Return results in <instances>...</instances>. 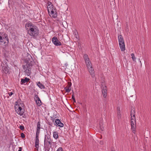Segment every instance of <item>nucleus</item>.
I'll return each mask as SVG.
<instances>
[{"instance_id": "nucleus-1", "label": "nucleus", "mask_w": 151, "mask_h": 151, "mask_svg": "<svg viewBox=\"0 0 151 151\" xmlns=\"http://www.w3.org/2000/svg\"><path fill=\"white\" fill-rule=\"evenodd\" d=\"M25 27H28L27 29V33L31 36L36 37L38 35L39 30L38 28L31 22H28L25 25Z\"/></svg>"}, {"instance_id": "nucleus-2", "label": "nucleus", "mask_w": 151, "mask_h": 151, "mask_svg": "<svg viewBox=\"0 0 151 151\" xmlns=\"http://www.w3.org/2000/svg\"><path fill=\"white\" fill-rule=\"evenodd\" d=\"M47 7L48 12L50 16L54 18L56 17L57 14L56 10L51 2H49L47 3Z\"/></svg>"}, {"instance_id": "nucleus-3", "label": "nucleus", "mask_w": 151, "mask_h": 151, "mask_svg": "<svg viewBox=\"0 0 151 151\" xmlns=\"http://www.w3.org/2000/svg\"><path fill=\"white\" fill-rule=\"evenodd\" d=\"M33 63V62L32 61H31L30 64H29L28 63L26 65H22L24 71L28 76H29L30 74L31 73V67Z\"/></svg>"}, {"instance_id": "nucleus-4", "label": "nucleus", "mask_w": 151, "mask_h": 151, "mask_svg": "<svg viewBox=\"0 0 151 151\" xmlns=\"http://www.w3.org/2000/svg\"><path fill=\"white\" fill-rule=\"evenodd\" d=\"M83 57L87 68H90L92 67V64L88 55L86 54H84Z\"/></svg>"}, {"instance_id": "nucleus-5", "label": "nucleus", "mask_w": 151, "mask_h": 151, "mask_svg": "<svg viewBox=\"0 0 151 151\" xmlns=\"http://www.w3.org/2000/svg\"><path fill=\"white\" fill-rule=\"evenodd\" d=\"M136 119L135 116H131V129L134 133L135 132L136 128Z\"/></svg>"}, {"instance_id": "nucleus-6", "label": "nucleus", "mask_w": 151, "mask_h": 151, "mask_svg": "<svg viewBox=\"0 0 151 151\" xmlns=\"http://www.w3.org/2000/svg\"><path fill=\"white\" fill-rule=\"evenodd\" d=\"M15 109L16 112L20 115H22L24 112V110L22 109L21 106L19 105L15 106Z\"/></svg>"}, {"instance_id": "nucleus-7", "label": "nucleus", "mask_w": 151, "mask_h": 151, "mask_svg": "<svg viewBox=\"0 0 151 151\" xmlns=\"http://www.w3.org/2000/svg\"><path fill=\"white\" fill-rule=\"evenodd\" d=\"M0 42L3 43L5 44L6 43L8 44L9 43V39L6 34H4V36H0ZM1 43H0V45Z\"/></svg>"}, {"instance_id": "nucleus-8", "label": "nucleus", "mask_w": 151, "mask_h": 151, "mask_svg": "<svg viewBox=\"0 0 151 151\" xmlns=\"http://www.w3.org/2000/svg\"><path fill=\"white\" fill-rule=\"evenodd\" d=\"M101 89L102 95L104 98H106L107 96V90L106 87L104 83L102 82L101 84Z\"/></svg>"}, {"instance_id": "nucleus-9", "label": "nucleus", "mask_w": 151, "mask_h": 151, "mask_svg": "<svg viewBox=\"0 0 151 151\" xmlns=\"http://www.w3.org/2000/svg\"><path fill=\"white\" fill-rule=\"evenodd\" d=\"M48 144L50 145V147H51V145L52 144V141L49 136H47V137H45L44 145L45 147H46L47 146V145Z\"/></svg>"}, {"instance_id": "nucleus-10", "label": "nucleus", "mask_w": 151, "mask_h": 151, "mask_svg": "<svg viewBox=\"0 0 151 151\" xmlns=\"http://www.w3.org/2000/svg\"><path fill=\"white\" fill-rule=\"evenodd\" d=\"M2 71L6 74L9 73V70L7 68V65L6 63L4 64V63L1 64Z\"/></svg>"}, {"instance_id": "nucleus-11", "label": "nucleus", "mask_w": 151, "mask_h": 151, "mask_svg": "<svg viewBox=\"0 0 151 151\" xmlns=\"http://www.w3.org/2000/svg\"><path fill=\"white\" fill-rule=\"evenodd\" d=\"M52 41L53 44L56 46H60L62 45L61 43L58 39L57 37H53L52 39Z\"/></svg>"}, {"instance_id": "nucleus-12", "label": "nucleus", "mask_w": 151, "mask_h": 151, "mask_svg": "<svg viewBox=\"0 0 151 151\" xmlns=\"http://www.w3.org/2000/svg\"><path fill=\"white\" fill-rule=\"evenodd\" d=\"M39 136L36 135L35 146L37 149V150L39 148Z\"/></svg>"}, {"instance_id": "nucleus-13", "label": "nucleus", "mask_w": 151, "mask_h": 151, "mask_svg": "<svg viewBox=\"0 0 151 151\" xmlns=\"http://www.w3.org/2000/svg\"><path fill=\"white\" fill-rule=\"evenodd\" d=\"M68 87H66L64 89L65 90L66 92L69 93L71 90V82H68Z\"/></svg>"}, {"instance_id": "nucleus-14", "label": "nucleus", "mask_w": 151, "mask_h": 151, "mask_svg": "<svg viewBox=\"0 0 151 151\" xmlns=\"http://www.w3.org/2000/svg\"><path fill=\"white\" fill-rule=\"evenodd\" d=\"M55 123L57 125H58V126L60 127H63L64 126L63 124L58 119H56Z\"/></svg>"}, {"instance_id": "nucleus-15", "label": "nucleus", "mask_w": 151, "mask_h": 151, "mask_svg": "<svg viewBox=\"0 0 151 151\" xmlns=\"http://www.w3.org/2000/svg\"><path fill=\"white\" fill-rule=\"evenodd\" d=\"M88 69L89 73H90V75L92 77H93L94 76V71L93 70L92 67L90 68H87Z\"/></svg>"}, {"instance_id": "nucleus-16", "label": "nucleus", "mask_w": 151, "mask_h": 151, "mask_svg": "<svg viewBox=\"0 0 151 151\" xmlns=\"http://www.w3.org/2000/svg\"><path fill=\"white\" fill-rule=\"evenodd\" d=\"M37 100H36V102L38 106H40L42 105V102L39 98L37 96L36 97Z\"/></svg>"}, {"instance_id": "nucleus-17", "label": "nucleus", "mask_w": 151, "mask_h": 151, "mask_svg": "<svg viewBox=\"0 0 151 151\" xmlns=\"http://www.w3.org/2000/svg\"><path fill=\"white\" fill-rule=\"evenodd\" d=\"M119 47L122 51H124L125 50V45L124 43H119Z\"/></svg>"}, {"instance_id": "nucleus-18", "label": "nucleus", "mask_w": 151, "mask_h": 151, "mask_svg": "<svg viewBox=\"0 0 151 151\" xmlns=\"http://www.w3.org/2000/svg\"><path fill=\"white\" fill-rule=\"evenodd\" d=\"M118 39L119 43H124V40L123 37L122 35H119L118 37Z\"/></svg>"}, {"instance_id": "nucleus-19", "label": "nucleus", "mask_w": 151, "mask_h": 151, "mask_svg": "<svg viewBox=\"0 0 151 151\" xmlns=\"http://www.w3.org/2000/svg\"><path fill=\"white\" fill-rule=\"evenodd\" d=\"M37 85L41 89H44L45 88V86L43 85L39 81L37 83Z\"/></svg>"}, {"instance_id": "nucleus-20", "label": "nucleus", "mask_w": 151, "mask_h": 151, "mask_svg": "<svg viewBox=\"0 0 151 151\" xmlns=\"http://www.w3.org/2000/svg\"><path fill=\"white\" fill-rule=\"evenodd\" d=\"M29 80V79L27 77H26L24 79H22L21 82L22 83H24L28 82Z\"/></svg>"}, {"instance_id": "nucleus-21", "label": "nucleus", "mask_w": 151, "mask_h": 151, "mask_svg": "<svg viewBox=\"0 0 151 151\" xmlns=\"http://www.w3.org/2000/svg\"><path fill=\"white\" fill-rule=\"evenodd\" d=\"M135 109L133 108L132 109L131 111V116H135Z\"/></svg>"}, {"instance_id": "nucleus-22", "label": "nucleus", "mask_w": 151, "mask_h": 151, "mask_svg": "<svg viewBox=\"0 0 151 151\" xmlns=\"http://www.w3.org/2000/svg\"><path fill=\"white\" fill-rule=\"evenodd\" d=\"M53 137L55 139H57L58 137V133L56 132H53Z\"/></svg>"}, {"instance_id": "nucleus-23", "label": "nucleus", "mask_w": 151, "mask_h": 151, "mask_svg": "<svg viewBox=\"0 0 151 151\" xmlns=\"http://www.w3.org/2000/svg\"><path fill=\"white\" fill-rule=\"evenodd\" d=\"M131 56L132 57V60L134 61H135L136 59V58H135V55H134V54L133 53H132L131 54Z\"/></svg>"}, {"instance_id": "nucleus-24", "label": "nucleus", "mask_w": 151, "mask_h": 151, "mask_svg": "<svg viewBox=\"0 0 151 151\" xmlns=\"http://www.w3.org/2000/svg\"><path fill=\"white\" fill-rule=\"evenodd\" d=\"M117 115L118 116V119L120 118L121 116V114L120 113V111H117Z\"/></svg>"}, {"instance_id": "nucleus-25", "label": "nucleus", "mask_w": 151, "mask_h": 151, "mask_svg": "<svg viewBox=\"0 0 151 151\" xmlns=\"http://www.w3.org/2000/svg\"><path fill=\"white\" fill-rule=\"evenodd\" d=\"M40 122L39 121L37 124V129H40Z\"/></svg>"}, {"instance_id": "nucleus-26", "label": "nucleus", "mask_w": 151, "mask_h": 151, "mask_svg": "<svg viewBox=\"0 0 151 151\" xmlns=\"http://www.w3.org/2000/svg\"><path fill=\"white\" fill-rule=\"evenodd\" d=\"M40 132V129H37L36 135L39 136Z\"/></svg>"}, {"instance_id": "nucleus-27", "label": "nucleus", "mask_w": 151, "mask_h": 151, "mask_svg": "<svg viewBox=\"0 0 151 151\" xmlns=\"http://www.w3.org/2000/svg\"><path fill=\"white\" fill-rule=\"evenodd\" d=\"M72 98L73 99V101L74 102H76V100H75V97H74V95L73 94L72 95Z\"/></svg>"}, {"instance_id": "nucleus-28", "label": "nucleus", "mask_w": 151, "mask_h": 151, "mask_svg": "<svg viewBox=\"0 0 151 151\" xmlns=\"http://www.w3.org/2000/svg\"><path fill=\"white\" fill-rule=\"evenodd\" d=\"M100 129H101V130L102 131H104V126H103V125H100Z\"/></svg>"}, {"instance_id": "nucleus-29", "label": "nucleus", "mask_w": 151, "mask_h": 151, "mask_svg": "<svg viewBox=\"0 0 151 151\" xmlns=\"http://www.w3.org/2000/svg\"><path fill=\"white\" fill-rule=\"evenodd\" d=\"M19 128L22 130H23L24 129V127L22 125L20 126Z\"/></svg>"}, {"instance_id": "nucleus-30", "label": "nucleus", "mask_w": 151, "mask_h": 151, "mask_svg": "<svg viewBox=\"0 0 151 151\" xmlns=\"http://www.w3.org/2000/svg\"><path fill=\"white\" fill-rule=\"evenodd\" d=\"M21 136L22 138H24L25 137V135L23 133H22L21 134Z\"/></svg>"}, {"instance_id": "nucleus-31", "label": "nucleus", "mask_w": 151, "mask_h": 151, "mask_svg": "<svg viewBox=\"0 0 151 151\" xmlns=\"http://www.w3.org/2000/svg\"><path fill=\"white\" fill-rule=\"evenodd\" d=\"M57 151H63L61 147H59Z\"/></svg>"}, {"instance_id": "nucleus-32", "label": "nucleus", "mask_w": 151, "mask_h": 151, "mask_svg": "<svg viewBox=\"0 0 151 151\" xmlns=\"http://www.w3.org/2000/svg\"><path fill=\"white\" fill-rule=\"evenodd\" d=\"M9 95L10 96H12V95L13 94V93L12 92H10L9 93H8Z\"/></svg>"}, {"instance_id": "nucleus-33", "label": "nucleus", "mask_w": 151, "mask_h": 151, "mask_svg": "<svg viewBox=\"0 0 151 151\" xmlns=\"http://www.w3.org/2000/svg\"><path fill=\"white\" fill-rule=\"evenodd\" d=\"M117 111H120V108L119 107H117Z\"/></svg>"}, {"instance_id": "nucleus-34", "label": "nucleus", "mask_w": 151, "mask_h": 151, "mask_svg": "<svg viewBox=\"0 0 151 151\" xmlns=\"http://www.w3.org/2000/svg\"><path fill=\"white\" fill-rule=\"evenodd\" d=\"M19 150H18V151H22V147H19Z\"/></svg>"}, {"instance_id": "nucleus-35", "label": "nucleus", "mask_w": 151, "mask_h": 151, "mask_svg": "<svg viewBox=\"0 0 151 151\" xmlns=\"http://www.w3.org/2000/svg\"><path fill=\"white\" fill-rule=\"evenodd\" d=\"M111 151H115V150H112Z\"/></svg>"}, {"instance_id": "nucleus-36", "label": "nucleus", "mask_w": 151, "mask_h": 151, "mask_svg": "<svg viewBox=\"0 0 151 151\" xmlns=\"http://www.w3.org/2000/svg\"><path fill=\"white\" fill-rule=\"evenodd\" d=\"M47 151H49L47 150Z\"/></svg>"}]
</instances>
